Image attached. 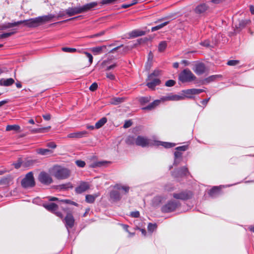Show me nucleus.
<instances>
[{
	"label": "nucleus",
	"mask_w": 254,
	"mask_h": 254,
	"mask_svg": "<svg viewBox=\"0 0 254 254\" xmlns=\"http://www.w3.org/2000/svg\"><path fill=\"white\" fill-rule=\"evenodd\" d=\"M98 4L97 2H92L78 7L68 8L66 10V13L69 16L75 14L86 12L92 10Z\"/></svg>",
	"instance_id": "f257e3e1"
},
{
	"label": "nucleus",
	"mask_w": 254,
	"mask_h": 254,
	"mask_svg": "<svg viewBox=\"0 0 254 254\" xmlns=\"http://www.w3.org/2000/svg\"><path fill=\"white\" fill-rule=\"evenodd\" d=\"M50 173L59 180L65 179L70 176V171L64 167L55 165L49 170Z\"/></svg>",
	"instance_id": "f03ea898"
},
{
	"label": "nucleus",
	"mask_w": 254,
	"mask_h": 254,
	"mask_svg": "<svg viewBox=\"0 0 254 254\" xmlns=\"http://www.w3.org/2000/svg\"><path fill=\"white\" fill-rule=\"evenodd\" d=\"M52 18L53 16L51 15H45L30 18L26 20V26L30 28L36 27L47 21H50Z\"/></svg>",
	"instance_id": "7ed1b4c3"
},
{
	"label": "nucleus",
	"mask_w": 254,
	"mask_h": 254,
	"mask_svg": "<svg viewBox=\"0 0 254 254\" xmlns=\"http://www.w3.org/2000/svg\"><path fill=\"white\" fill-rule=\"evenodd\" d=\"M195 78V75L188 68L184 69L179 76V80L183 83L191 82Z\"/></svg>",
	"instance_id": "20e7f679"
},
{
	"label": "nucleus",
	"mask_w": 254,
	"mask_h": 254,
	"mask_svg": "<svg viewBox=\"0 0 254 254\" xmlns=\"http://www.w3.org/2000/svg\"><path fill=\"white\" fill-rule=\"evenodd\" d=\"M35 185L33 173L32 172L28 173L21 181V186L24 188H32Z\"/></svg>",
	"instance_id": "39448f33"
},
{
	"label": "nucleus",
	"mask_w": 254,
	"mask_h": 254,
	"mask_svg": "<svg viewBox=\"0 0 254 254\" xmlns=\"http://www.w3.org/2000/svg\"><path fill=\"white\" fill-rule=\"evenodd\" d=\"M180 205L179 201L171 200L162 207L161 211L164 213L171 212L175 211Z\"/></svg>",
	"instance_id": "423d86ee"
},
{
	"label": "nucleus",
	"mask_w": 254,
	"mask_h": 254,
	"mask_svg": "<svg viewBox=\"0 0 254 254\" xmlns=\"http://www.w3.org/2000/svg\"><path fill=\"white\" fill-rule=\"evenodd\" d=\"M154 144V141L146 137L139 135L136 138V145L137 146L145 147Z\"/></svg>",
	"instance_id": "0eeeda50"
},
{
	"label": "nucleus",
	"mask_w": 254,
	"mask_h": 254,
	"mask_svg": "<svg viewBox=\"0 0 254 254\" xmlns=\"http://www.w3.org/2000/svg\"><path fill=\"white\" fill-rule=\"evenodd\" d=\"M38 180L42 184L46 185H50L53 182V179L51 175L44 171L39 174Z\"/></svg>",
	"instance_id": "6e6552de"
},
{
	"label": "nucleus",
	"mask_w": 254,
	"mask_h": 254,
	"mask_svg": "<svg viewBox=\"0 0 254 254\" xmlns=\"http://www.w3.org/2000/svg\"><path fill=\"white\" fill-rule=\"evenodd\" d=\"M173 196L176 199L185 200L190 199L192 196V193L190 191H184L179 193H174Z\"/></svg>",
	"instance_id": "1a4fd4ad"
},
{
	"label": "nucleus",
	"mask_w": 254,
	"mask_h": 254,
	"mask_svg": "<svg viewBox=\"0 0 254 254\" xmlns=\"http://www.w3.org/2000/svg\"><path fill=\"white\" fill-rule=\"evenodd\" d=\"M190 173L188 168L186 167H182L175 170L172 173V175L175 178H182L187 176Z\"/></svg>",
	"instance_id": "9d476101"
},
{
	"label": "nucleus",
	"mask_w": 254,
	"mask_h": 254,
	"mask_svg": "<svg viewBox=\"0 0 254 254\" xmlns=\"http://www.w3.org/2000/svg\"><path fill=\"white\" fill-rule=\"evenodd\" d=\"M65 226L67 229L71 228L74 226V219L70 213H67L64 219Z\"/></svg>",
	"instance_id": "9b49d317"
},
{
	"label": "nucleus",
	"mask_w": 254,
	"mask_h": 254,
	"mask_svg": "<svg viewBox=\"0 0 254 254\" xmlns=\"http://www.w3.org/2000/svg\"><path fill=\"white\" fill-rule=\"evenodd\" d=\"M193 69L197 74L201 75L205 72L206 68L203 63H198L195 64Z\"/></svg>",
	"instance_id": "f8f14e48"
},
{
	"label": "nucleus",
	"mask_w": 254,
	"mask_h": 254,
	"mask_svg": "<svg viewBox=\"0 0 254 254\" xmlns=\"http://www.w3.org/2000/svg\"><path fill=\"white\" fill-rule=\"evenodd\" d=\"M89 189V185L88 183L82 182L75 188V191L77 193H81Z\"/></svg>",
	"instance_id": "ddd939ff"
},
{
	"label": "nucleus",
	"mask_w": 254,
	"mask_h": 254,
	"mask_svg": "<svg viewBox=\"0 0 254 254\" xmlns=\"http://www.w3.org/2000/svg\"><path fill=\"white\" fill-rule=\"evenodd\" d=\"M209 6L206 3H201L195 7L194 11L197 14H202L206 12Z\"/></svg>",
	"instance_id": "4468645a"
},
{
	"label": "nucleus",
	"mask_w": 254,
	"mask_h": 254,
	"mask_svg": "<svg viewBox=\"0 0 254 254\" xmlns=\"http://www.w3.org/2000/svg\"><path fill=\"white\" fill-rule=\"evenodd\" d=\"M146 31L140 29H135L128 33L129 38H136L145 35Z\"/></svg>",
	"instance_id": "2eb2a0df"
},
{
	"label": "nucleus",
	"mask_w": 254,
	"mask_h": 254,
	"mask_svg": "<svg viewBox=\"0 0 254 254\" xmlns=\"http://www.w3.org/2000/svg\"><path fill=\"white\" fill-rule=\"evenodd\" d=\"M114 188L119 190L121 193V195L127 194L129 190V187L128 186H124L120 184H116L115 185Z\"/></svg>",
	"instance_id": "dca6fc26"
},
{
	"label": "nucleus",
	"mask_w": 254,
	"mask_h": 254,
	"mask_svg": "<svg viewBox=\"0 0 254 254\" xmlns=\"http://www.w3.org/2000/svg\"><path fill=\"white\" fill-rule=\"evenodd\" d=\"M110 198L115 201H119L121 198V193L118 190H113L110 192Z\"/></svg>",
	"instance_id": "f3484780"
},
{
	"label": "nucleus",
	"mask_w": 254,
	"mask_h": 254,
	"mask_svg": "<svg viewBox=\"0 0 254 254\" xmlns=\"http://www.w3.org/2000/svg\"><path fill=\"white\" fill-rule=\"evenodd\" d=\"M249 22H250V20L248 19L239 20L238 22L235 23V27L237 30H240L244 28Z\"/></svg>",
	"instance_id": "a211bd4d"
},
{
	"label": "nucleus",
	"mask_w": 254,
	"mask_h": 254,
	"mask_svg": "<svg viewBox=\"0 0 254 254\" xmlns=\"http://www.w3.org/2000/svg\"><path fill=\"white\" fill-rule=\"evenodd\" d=\"M87 133V132L85 130L77 131V132H72V133H69L67 135V137H68V138H82L85 135H86Z\"/></svg>",
	"instance_id": "6ab92c4d"
},
{
	"label": "nucleus",
	"mask_w": 254,
	"mask_h": 254,
	"mask_svg": "<svg viewBox=\"0 0 254 254\" xmlns=\"http://www.w3.org/2000/svg\"><path fill=\"white\" fill-rule=\"evenodd\" d=\"M148 80L150 81L147 82L146 85L148 87V88L152 89H154L155 87L160 84L161 82L160 79L157 78H153V77H152V79Z\"/></svg>",
	"instance_id": "aec40b11"
},
{
	"label": "nucleus",
	"mask_w": 254,
	"mask_h": 254,
	"mask_svg": "<svg viewBox=\"0 0 254 254\" xmlns=\"http://www.w3.org/2000/svg\"><path fill=\"white\" fill-rule=\"evenodd\" d=\"M185 98L184 96H179L177 95H174L172 96H166L162 98V100L163 101H168V100H172V101H179L183 100Z\"/></svg>",
	"instance_id": "412c9836"
},
{
	"label": "nucleus",
	"mask_w": 254,
	"mask_h": 254,
	"mask_svg": "<svg viewBox=\"0 0 254 254\" xmlns=\"http://www.w3.org/2000/svg\"><path fill=\"white\" fill-rule=\"evenodd\" d=\"M14 83V80L12 78L7 79L1 78L0 79V85L4 86H8L11 85Z\"/></svg>",
	"instance_id": "4be33fe9"
},
{
	"label": "nucleus",
	"mask_w": 254,
	"mask_h": 254,
	"mask_svg": "<svg viewBox=\"0 0 254 254\" xmlns=\"http://www.w3.org/2000/svg\"><path fill=\"white\" fill-rule=\"evenodd\" d=\"M43 206L48 211L53 213L57 211L58 206L55 203H50L49 204H44Z\"/></svg>",
	"instance_id": "5701e85b"
},
{
	"label": "nucleus",
	"mask_w": 254,
	"mask_h": 254,
	"mask_svg": "<svg viewBox=\"0 0 254 254\" xmlns=\"http://www.w3.org/2000/svg\"><path fill=\"white\" fill-rule=\"evenodd\" d=\"M12 180V177H11V176L8 175L6 177L1 178L0 180V185L8 186L9 185Z\"/></svg>",
	"instance_id": "b1692460"
},
{
	"label": "nucleus",
	"mask_w": 254,
	"mask_h": 254,
	"mask_svg": "<svg viewBox=\"0 0 254 254\" xmlns=\"http://www.w3.org/2000/svg\"><path fill=\"white\" fill-rule=\"evenodd\" d=\"M161 101H163L161 100H156L149 104L148 106L144 107L142 108L143 110H151L153 109H154L155 107H156L157 106H158L161 102Z\"/></svg>",
	"instance_id": "393cba45"
},
{
	"label": "nucleus",
	"mask_w": 254,
	"mask_h": 254,
	"mask_svg": "<svg viewBox=\"0 0 254 254\" xmlns=\"http://www.w3.org/2000/svg\"><path fill=\"white\" fill-rule=\"evenodd\" d=\"M183 92L185 96L189 99L193 98V95H195L194 88L184 90Z\"/></svg>",
	"instance_id": "a878e982"
},
{
	"label": "nucleus",
	"mask_w": 254,
	"mask_h": 254,
	"mask_svg": "<svg viewBox=\"0 0 254 254\" xmlns=\"http://www.w3.org/2000/svg\"><path fill=\"white\" fill-rule=\"evenodd\" d=\"M36 152L38 154L46 156L52 154L53 151L49 149L38 148L36 150Z\"/></svg>",
	"instance_id": "bb28decb"
},
{
	"label": "nucleus",
	"mask_w": 254,
	"mask_h": 254,
	"mask_svg": "<svg viewBox=\"0 0 254 254\" xmlns=\"http://www.w3.org/2000/svg\"><path fill=\"white\" fill-rule=\"evenodd\" d=\"M36 163H37V160L27 158L23 161V166L25 167H31L33 166Z\"/></svg>",
	"instance_id": "cd10ccee"
},
{
	"label": "nucleus",
	"mask_w": 254,
	"mask_h": 254,
	"mask_svg": "<svg viewBox=\"0 0 254 254\" xmlns=\"http://www.w3.org/2000/svg\"><path fill=\"white\" fill-rule=\"evenodd\" d=\"M73 187L72 184L70 183L62 184L58 187V189L60 190H67L69 189H72Z\"/></svg>",
	"instance_id": "c85d7f7f"
},
{
	"label": "nucleus",
	"mask_w": 254,
	"mask_h": 254,
	"mask_svg": "<svg viewBox=\"0 0 254 254\" xmlns=\"http://www.w3.org/2000/svg\"><path fill=\"white\" fill-rule=\"evenodd\" d=\"M218 75H213L209 76L207 78H205L204 80H202L201 84H205L207 83H209L211 82L214 81L217 77Z\"/></svg>",
	"instance_id": "c756f323"
},
{
	"label": "nucleus",
	"mask_w": 254,
	"mask_h": 254,
	"mask_svg": "<svg viewBox=\"0 0 254 254\" xmlns=\"http://www.w3.org/2000/svg\"><path fill=\"white\" fill-rule=\"evenodd\" d=\"M154 144L157 145H161L166 148H171L172 147H174L175 145V144L169 143V142H156V141H154Z\"/></svg>",
	"instance_id": "7c9ffc66"
},
{
	"label": "nucleus",
	"mask_w": 254,
	"mask_h": 254,
	"mask_svg": "<svg viewBox=\"0 0 254 254\" xmlns=\"http://www.w3.org/2000/svg\"><path fill=\"white\" fill-rule=\"evenodd\" d=\"M107 163V161H97L92 163L90 164V166L91 168L101 167L105 166Z\"/></svg>",
	"instance_id": "2f4dec72"
},
{
	"label": "nucleus",
	"mask_w": 254,
	"mask_h": 254,
	"mask_svg": "<svg viewBox=\"0 0 254 254\" xmlns=\"http://www.w3.org/2000/svg\"><path fill=\"white\" fill-rule=\"evenodd\" d=\"M107 121L106 118L104 117L99 120L95 125V127L96 128H99L101 127Z\"/></svg>",
	"instance_id": "473e14b6"
},
{
	"label": "nucleus",
	"mask_w": 254,
	"mask_h": 254,
	"mask_svg": "<svg viewBox=\"0 0 254 254\" xmlns=\"http://www.w3.org/2000/svg\"><path fill=\"white\" fill-rule=\"evenodd\" d=\"M219 193V190L217 187H214L212 189L209 190L208 192L209 195L211 197H215Z\"/></svg>",
	"instance_id": "72a5a7b5"
},
{
	"label": "nucleus",
	"mask_w": 254,
	"mask_h": 254,
	"mask_svg": "<svg viewBox=\"0 0 254 254\" xmlns=\"http://www.w3.org/2000/svg\"><path fill=\"white\" fill-rule=\"evenodd\" d=\"M167 46V43L165 41H161L158 45V51L163 52L165 51Z\"/></svg>",
	"instance_id": "f704fd0d"
},
{
	"label": "nucleus",
	"mask_w": 254,
	"mask_h": 254,
	"mask_svg": "<svg viewBox=\"0 0 254 254\" xmlns=\"http://www.w3.org/2000/svg\"><path fill=\"white\" fill-rule=\"evenodd\" d=\"M162 199L163 198L161 196H157L155 197L152 200L153 205L154 206L159 205L161 203Z\"/></svg>",
	"instance_id": "c9c22d12"
},
{
	"label": "nucleus",
	"mask_w": 254,
	"mask_h": 254,
	"mask_svg": "<svg viewBox=\"0 0 254 254\" xmlns=\"http://www.w3.org/2000/svg\"><path fill=\"white\" fill-rule=\"evenodd\" d=\"M20 127L18 125H7L6 127V131H11V130H15V131H19L20 130Z\"/></svg>",
	"instance_id": "e433bc0d"
},
{
	"label": "nucleus",
	"mask_w": 254,
	"mask_h": 254,
	"mask_svg": "<svg viewBox=\"0 0 254 254\" xmlns=\"http://www.w3.org/2000/svg\"><path fill=\"white\" fill-rule=\"evenodd\" d=\"M105 46L96 47L91 49V51L95 55L99 54L102 52L103 48H105Z\"/></svg>",
	"instance_id": "4c0bfd02"
},
{
	"label": "nucleus",
	"mask_w": 254,
	"mask_h": 254,
	"mask_svg": "<svg viewBox=\"0 0 254 254\" xmlns=\"http://www.w3.org/2000/svg\"><path fill=\"white\" fill-rule=\"evenodd\" d=\"M169 23V21H166V22L162 23L157 26L153 27L151 28V31L154 32V31L158 30L161 29L162 28H163V27L165 26L166 25H167Z\"/></svg>",
	"instance_id": "58836bf2"
},
{
	"label": "nucleus",
	"mask_w": 254,
	"mask_h": 254,
	"mask_svg": "<svg viewBox=\"0 0 254 254\" xmlns=\"http://www.w3.org/2000/svg\"><path fill=\"white\" fill-rule=\"evenodd\" d=\"M126 142L128 145L136 144V138L133 136H129L126 139Z\"/></svg>",
	"instance_id": "ea45409f"
},
{
	"label": "nucleus",
	"mask_w": 254,
	"mask_h": 254,
	"mask_svg": "<svg viewBox=\"0 0 254 254\" xmlns=\"http://www.w3.org/2000/svg\"><path fill=\"white\" fill-rule=\"evenodd\" d=\"M125 100V98L122 97H116L112 99V104L114 105H118L121 103H122Z\"/></svg>",
	"instance_id": "a19ab883"
},
{
	"label": "nucleus",
	"mask_w": 254,
	"mask_h": 254,
	"mask_svg": "<svg viewBox=\"0 0 254 254\" xmlns=\"http://www.w3.org/2000/svg\"><path fill=\"white\" fill-rule=\"evenodd\" d=\"M97 195H90V194H87L86 195V201L88 203H93L94 201L95 198Z\"/></svg>",
	"instance_id": "79ce46f5"
},
{
	"label": "nucleus",
	"mask_w": 254,
	"mask_h": 254,
	"mask_svg": "<svg viewBox=\"0 0 254 254\" xmlns=\"http://www.w3.org/2000/svg\"><path fill=\"white\" fill-rule=\"evenodd\" d=\"M11 27H13L12 23H6L0 26V30H5Z\"/></svg>",
	"instance_id": "37998d69"
},
{
	"label": "nucleus",
	"mask_w": 254,
	"mask_h": 254,
	"mask_svg": "<svg viewBox=\"0 0 254 254\" xmlns=\"http://www.w3.org/2000/svg\"><path fill=\"white\" fill-rule=\"evenodd\" d=\"M13 165L16 169H18L21 165L23 166V161L21 158H19L17 162L13 164Z\"/></svg>",
	"instance_id": "c03bdc74"
},
{
	"label": "nucleus",
	"mask_w": 254,
	"mask_h": 254,
	"mask_svg": "<svg viewBox=\"0 0 254 254\" xmlns=\"http://www.w3.org/2000/svg\"><path fill=\"white\" fill-rule=\"evenodd\" d=\"M148 230L150 232H153L157 228V225L156 224L149 223L148 225Z\"/></svg>",
	"instance_id": "a18cd8bd"
},
{
	"label": "nucleus",
	"mask_w": 254,
	"mask_h": 254,
	"mask_svg": "<svg viewBox=\"0 0 254 254\" xmlns=\"http://www.w3.org/2000/svg\"><path fill=\"white\" fill-rule=\"evenodd\" d=\"M62 51L67 53H73L76 51V49L68 47L62 48Z\"/></svg>",
	"instance_id": "49530a36"
},
{
	"label": "nucleus",
	"mask_w": 254,
	"mask_h": 254,
	"mask_svg": "<svg viewBox=\"0 0 254 254\" xmlns=\"http://www.w3.org/2000/svg\"><path fill=\"white\" fill-rule=\"evenodd\" d=\"M159 70H154V72L150 74H149L148 76L147 80H151L152 79V77L154 76H158L159 75Z\"/></svg>",
	"instance_id": "de8ad7c7"
},
{
	"label": "nucleus",
	"mask_w": 254,
	"mask_h": 254,
	"mask_svg": "<svg viewBox=\"0 0 254 254\" xmlns=\"http://www.w3.org/2000/svg\"><path fill=\"white\" fill-rule=\"evenodd\" d=\"M150 97H142L140 98L139 101L141 104H143L149 102L150 101Z\"/></svg>",
	"instance_id": "09e8293b"
},
{
	"label": "nucleus",
	"mask_w": 254,
	"mask_h": 254,
	"mask_svg": "<svg viewBox=\"0 0 254 254\" xmlns=\"http://www.w3.org/2000/svg\"><path fill=\"white\" fill-rule=\"evenodd\" d=\"M84 54L86 55L87 58H88L89 63V65H90L93 62V57H92V55L88 52H84Z\"/></svg>",
	"instance_id": "8fccbe9b"
},
{
	"label": "nucleus",
	"mask_w": 254,
	"mask_h": 254,
	"mask_svg": "<svg viewBox=\"0 0 254 254\" xmlns=\"http://www.w3.org/2000/svg\"><path fill=\"white\" fill-rule=\"evenodd\" d=\"M176 82L174 80H168L165 83V85L168 87H172L175 85Z\"/></svg>",
	"instance_id": "3c124183"
},
{
	"label": "nucleus",
	"mask_w": 254,
	"mask_h": 254,
	"mask_svg": "<svg viewBox=\"0 0 254 254\" xmlns=\"http://www.w3.org/2000/svg\"><path fill=\"white\" fill-rule=\"evenodd\" d=\"M239 61L238 60H230L227 62V64L230 66H234L238 64Z\"/></svg>",
	"instance_id": "603ef678"
},
{
	"label": "nucleus",
	"mask_w": 254,
	"mask_h": 254,
	"mask_svg": "<svg viewBox=\"0 0 254 254\" xmlns=\"http://www.w3.org/2000/svg\"><path fill=\"white\" fill-rule=\"evenodd\" d=\"M12 23L13 27L18 26L21 24H24L26 26V20L18 21Z\"/></svg>",
	"instance_id": "864d4df0"
},
{
	"label": "nucleus",
	"mask_w": 254,
	"mask_h": 254,
	"mask_svg": "<svg viewBox=\"0 0 254 254\" xmlns=\"http://www.w3.org/2000/svg\"><path fill=\"white\" fill-rule=\"evenodd\" d=\"M188 148V145H183V146H179V147H177L176 149L178 151H185L186 150H187Z\"/></svg>",
	"instance_id": "5fc2aeb1"
},
{
	"label": "nucleus",
	"mask_w": 254,
	"mask_h": 254,
	"mask_svg": "<svg viewBox=\"0 0 254 254\" xmlns=\"http://www.w3.org/2000/svg\"><path fill=\"white\" fill-rule=\"evenodd\" d=\"M98 88V84L97 83L94 82L92 83L89 87V89L91 91H95Z\"/></svg>",
	"instance_id": "6e6d98bb"
},
{
	"label": "nucleus",
	"mask_w": 254,
	"mask_h": 254,
	"mask_svg": "<svg viewBox=\"0 0 254 254\" xmlns=\"http://www.w3.org/2000/svg\"><path fill=\"white\" fill-rule=\"evenodd\" d=\"M14 32L5 33L2 34H1V38H5L13 35V34H14Z\"/></svg>",
	"instance_id": "4d7b16f0"
},
{
	"label": "nucleus",
	"mask_w": 254,
	"mask_h": 254,
	"mask_svg": "<svg viewBox=\"0 0 254 254\" xmlns=\"http://www.w3.org/2000/svg\"><path fill=\"white\" fill-rule=\"evenodd\" d=\"M117 0H102L101 1V3L102 4H108L113 3Z\"/></svg>",
	"instance_id": "13d9d810"
},
{
	"label": "nucleus",
	"mask_w": 254,
	"mask_h": 254,
	"mask_svg": "<svg viewBox=\"0 0 254 254\" xmlns=\"http://www.w3.org/2000/svg\"><path fill=\"white\" fill-rule=\"evenodd\" d=\"M76 164L77 166L80 167H83L85 165V163L84 161L81 160H77L76 161Z\"/></svg>",
	"instance_id": "bf43d9fd"
},
{
	"label": "nucleus",
	"mask_w": 254,
	"mask_h": 254,
	"mask_svg": "<svg viewBox=\"0 0 254 254\" xmlns=\"http://www.w3.org/2000/svg\"><path fill=\"white\" fill-rule=\"evenodd\" d=\"M132 125V122L130 120L127 121L125 123L123 127L125 128H128Z\"/></svg>",
	"instance_id": "052dcab7"
},
{
	"label": "nucleus",
	"mask_w": 254,
	"mask_h": 254,
	"mask_svg": "<svg viewBox=\"0 0 254 254\" xmlns=\"http://www.w3.org/2000/svg\"><path fill=\"white\" fill-rule=\"evenodd\" d=\"M175 159H182V153L177 150L174 153Z\"/></svg>",
	"instance_id": "680f3d73"
},
{
	"label": "nucleus",
	"mask_w": 254,
	"mask_h": 254,
	"mask_svg": "<svg viewBox=\"0 0 254 254\" xmlns=\"http://www.w3.org/2000/svg\"><path fill=\"white\" fill-rule=\"evenodd\" d=\"M106 77L110 79V80H114L115 79V76L111 72H108L106 73Z\"/></svg>",
	"instance_id": "e2e57ef3"
},
{
	"label": "nucleus",
	"mask_w": 254,
	"mask_h": 254,
	"mask_svg": "<svg viewBox=\"0 0 254 254\" xmlns=\"http://www.w3.org/2000/svg\"><path fill=\"white\" fill-rule=\"evenodd\" d=\"M47 146L54 149L56 147L57 145L54 142H50L47 144Z\"/></svg>",
	"instance_id": "0e129e2a"
},
{
	"label": "nucleus",
	"mask_w": 254,
	"mask_h": 254,
	"mask_svg": "<svg viewBox=\"0 0 254 254\" xmlns=\"http://www.w3.org/2000/svg\"><path fill=\"white\" fill-rule=\"evenodd\" d=\"M130 215L134 218H138L139 216V212L138 211L132 212Z\"/></svg>",
	"instance_id": "69168bd1"
},
{
	"label": "nucleus",
	"mask_w": 254,
	"mask_h": 254,
	"mask_svg": "<svg viewBox=\"0 0 254 254\" xmlns=\"http://www.w3.org/2000/svg\"><path fill=\"white\" fill-rule=\"evenodd\" d=\"M117 66V64H114L112 65L108 66L107 67L106 70H110L113 69L114 68H115V67H116Z\"/></svg>",
	"instance_id": "338daca9"
},
{
	"label": "nucleus",
	"mask_w": 254,
	"mask_h": 254,
	"mask_svg": "<svg viewBox=\"0 0 254 254\" xmlns=\"http://www.w3.org/2000/svg\"><path fill=\"white\" fill-rule=\"evenodd\" d=\"M194 91H195V95L199 94H200V93L205 91L204 90H203V89H195V88H194Z\"/></svg>",
	"instance_id": "774afa93"
}]
</instances>
